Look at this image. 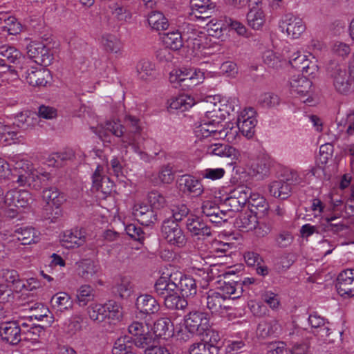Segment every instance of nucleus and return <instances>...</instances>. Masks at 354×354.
<instances>
[{
    "label": "nucleus",
    "instance_id": "obj_1",
    "mask_svg": "<svg viewBox=\"0 0 354 354\" xmlns=\"http://www.w3.org/2000/svg\"><path fill=\"white\" fill-rule=\"evenodd\" d=\"M124 124L122 125L118 122L109 121L106 123L105 127L114 136L122 138L123 147L131 146L135 152L140 153L139 142L142 129L140 119L131 115H127Z\"/></svg>",
    "mask_w": 354,
    "mask_h": 354
},
{
    "label": "nucleus",
    "instance_id": "obj_2",
    "mask_svg": "<svg viewBox=\"0 0 354 354\" xmlns=\"http://www.w3.org/2000/svg\"><path fill=\"white\" fill-rule=\"evenodd\" d=\"M326 73L337 93L347 95L354 91L353 60L349 66L334 60L330 61L326 66Z\"/></svg>",
    "mask_w": 354,
    "mask_h": 354
},
{
    "label": "nucleus",
    "instance_id": "obj_3",
    "mask_svg": "<svg viewBox=\"0 0 354 354\" xmlns=\"http://www.w3.org/2000/svg\"><path fill=\"white\" fill-rule=\"evenodd\" d=\"M156 293L163 294L164 291L174 292L178 288L183 297H194L197 292L195 280L190 276L183 275L181 272H174L163 274L154 285Z\"/></svg>",
    "mask_w": 354,
    "mask_h": 354
},
{
    "label": "nucleus",
    "instance_id": "obj_4",
    "mask_svg": "<svg viewBox=\"0 0 354 354\" xmlns=\"http://www.w3.org/2000/svg\"><path fill=\"white\" fill-rule=\"evenodd\" d=\"M42 197L46 203L45 217L51 222H55L61 215L59 207L65 201V196L56 187H50L43 190Z\"/></svg>",
    "mask_w": 354,
    "mask_h": 354
},
{
    "label": "nucleus",
    "instance_id": "obj_5",
    "mask_svg": "<svg viewBox=\"0 0 354 354\" xmlns=\"http://www.w3.org/2000/svg\"><path fill=\"white\" fill-rule=\"evenodd\" d=\"M194 133L199 139L213 137L216 139L227 138V140L233 139L237 133L236 128L230 127V124L223 129H218L215 125L207 122L205 120L195 128Z\"/></svg>",
    "mask_w": 354,
    "mask_h": 354
},
{
    "label": "nucleus",
    "instance_id": "obj_6",
    "mask_svg": "<svg viewBox=\"0 0 354 354\" xmlns=\"http://www.w3.org/2000/svg\"><path fill=\"white\" fill-rule=\"evenodd\" d=\"M18 77L26 79V82L32 86H44L50 77V71L44 68L28 67L21 65L18 67Z\"/></svg>",
    "mask_w": 354,
    "mask_h": 354
},
{
    "label": "nucleus",
    "instance_id": "obj_7",
    "mask_svg": "<svg viewBox=\"0 0 354 354\" xmlns=\"http://www.w3.org/2000/svg\"><path fill=\"white\" fill-rule=\"evenodd\" d=\"M161 232L163 238L170 245L183 248L187 243V239L184 232L178 223L172 219H167L163 221Z\"/></svg>",
    "mask_w": 354,
    "mask_h": 354
},
{
    "label": "nucleus",
    "instance_id": "obj_8",
    "mask_svg": "<svg viewBox=\"0 0 354 354\" xmlns=\"http://www.w3.org/2000/svg\"><path fill=\"white\" fill-rule=\"evenodd\" d=\"M24 59L22 53L15 47L9 45L0 46V66L6 67L13 78L17 79L19 70L11 64H21Z\"/></svg>",
    "mask_w": 354,
    "mask_h": 354
},
{
    "label": "nucleus",
    "instance_id": "obj_9",
    "mask_svg": "<svg viewBox=\"0 0 354 354\" xmlns=\"http://www.w3.org/2000/svg\"><path fill=\"white\" fill-rule=\"evenodd\" d=\"M32 198L31 194L26 190L12 189L8 191L3 197L2 208H8L10 212L15 213L20 207H26Z\"/></svg>",
    "mask_w": 354,
    "mask_h": 354
},
{
    "label": "nucleus",
    "instance_id": "obj_10",
    "mask_svg": "<svg viewBox=\"0 0 354 354\" xmlns=\"http://www.w3.org/2000/svg\"><path fill=\"white\" fill-rule=\"evenodd\" d=\"M185 326L190 335H203L209 326L208 315L200 311L190 312L185 317Z\"/></svg>",
    "mask_w": 354,
    "mask_h": 354
},
{
    "label": "nucleus",
    "instance_id": "obj_11",
    "mask_svg": "<svg viewBox=\"0 0 354 354\" xmlns=\"http://www.w3.org/2000/svg\"><path fill=\"white\" fill-rule=\"evenodd\" d=\"M29 57L40 66H49L53 59L50 50L41 42L32 41L27 46Z\"/></svg>",
    "mask_w": 354,
    "mask_h": 354
},
{
    "label": "nucleus",
    "instance_id": "obj_12",
    "mask_svg": "<svg viewBox=\"0 0 354 354\" xmlns=\"http://www.w3.org/2000/svg\"><path fill=\"white\" fill-rule=\"evenodd\" d=\"M297 174L295 171H290L286 178L276 180L269 185L270 194L281 199L288 198L291 192V184L297 183Z\"/></svg>",
    "mask_w": 354,
    "mask_h": 354
},
{
    "label": "nucleus",
    "instance_id": "obj_13",
    "mask_svg": "<svg viewBox=\"0 0 354 354\" xmlns=\"http://www.w3.org/2000/svg\"><path fill=\"white\" fill-rule=\"evenodd\" d=\"M202 213L209 218V221L216 225L227 222L232 215H229V212L221 209L217 205L216 201H205L201 206Z\"/></svg>",
    "mask_w": 354,
    "mask_h": 354
},
{
    "label": "nucleus",
    "instance_id": "obj_14",
    "mask_svg": "<svg viewBox=\"0 0 354 354\" xmlns=\"http://www.w3.org/2000/svg\"><path fill=\"white\" fill-rule=\"evenodd\" d=\"M205 299L207 308L211 311L212 314L223 315L230 308L226 296L221 295L218 291L209 290L205 297Z\"/></svg>",
    "mask_w": 354,
    "mask_h": 354
},
{
    "label": "nucleus",
    "instance_id": "obj_15",
    "mask_svg": "<svg viewBox=\"0 0 354 354\" xmlns=\"http://www.w3.org/2000/svg\"><path fill=\"white\" fill-rule=\"evenodd\" d=\"M0 336L3 342L11 345H17L23 339V330L14 321H6L0 323Z\"/></svg>",
    "mask_w": 354,
    "mask_h": 354
},
{
    "label": "nucleus",
    "instance_id": "obj_16",
    "mask_svg": "<svg viewBox=\"0 0 354 354\" xmlns=\"http://www.w3.org/2000/svg\"><path fill=\"white\" fill-rule=\"evenodd\" d=\"M335 287L342 297L354 296V270L348 269L340 272L337 278Z\"/></svg>",
    "mask_w": 354,
    "mask_h": 354
},
{
    "label": "nucleus",
    "instance_id": "obj_17",
    "mask_svg": "<svg viewBox=\"0 0 354 354\" xmlns=\"http://www.w3.org/2000/svg\"><path fill=\"white\" fill-rule=\"evenodd\" d=\"M255 111L250 107L244 111V113L238 117L237 127L239 131L248 138H251L254 135L255 127L257 121L254 118Z\"/></svg>",
    "mask_w": 354,
    "mask_h": 354
},
{
    "label": "nucleus",
    "instance_id": "obj_18",
    "mask_svg": "<svg viewBox=\"0 0 354 354\" xmlns=\"http://www.w3.org/2000/svg\"><path fill=\"white\" fill-rule=\"evenodd\" d=\"M86 233L83 228H74L66 230L61 239L62 245L66 248H75L83 245L86 242Z\"/></svg>",
    "mask_w": 354,
    "mask_h": 354
},
{
    "label": "nucleus",
    "instance_id": "obj_19",
    "mask_svg": "<svg viewBox=\"0 0 354 354\" xmlns=\"http://www.w3.org/2000/svg\"><path fill=\"white\" fill-rule=\"evenodd\" d=\"M136 307L138 313L142 317H146L157 313L160 306L158 301L153 296L143 294L137 297Z\"/></svg>",
    "mask_w": 354,
    "mask_h": 354
},
{
    "label": "nucleus",
    "instance_id": "obj_20",
    "mask_svg": "<svg viewBox=\"0 0 354 354\" xmlns=\"http://www.w3.org/2000/svg\"><path fill=\"white\" fill-rule=\"evenodd\" d=\"M281 28L286 30L288 36L296 39L305 31L306 26L303 20L292 15H286L282 21Z\"/></svg>",
    "mask_w": 354,
    "mask_h": 354
},
{
    "label": "nucleus",
    "instance_id": "obj_21",
    "mask_svg": "<svg viewBox=\"0 0 354 354\" xmlns=\"http://www.w3.org/2000/svg\"><path fill=\"white\" fill-rule=\"evenodd\" d=\"M186 228L193 236L200 239L212 235L211 227L202 218L195 215H190L186 221Z\"/></svg>",
    "mask_w": 354,
    "mask_h": 354
},
{
    "label": "nucleus",
    "instance_id": "obj_22",
    "mask_svg": "<svg viewBox=\"0 0 354 354\" xmlns=\"http://www.w3.org/2000/svg\"><path fill=\"white\" fill-rule=\"evenodd\" d=\"M178 187L184 193H189L193 196H198L203 192L201 183L190 175H183L178 180Z\"/></svg>",
    "mask_w": 354,
    "mask_h": 354
},
{
    "label": "nucleus",
    "instance_id": "obj_23",
    "mask_svg": "<svg viewBox=\"0 0 354 354\" xmlns=\"http://www.w3.org/2000/svg\"><path fill=\"white\" fill-rule=\"evenodd\" d=\"M230 109L234 111H235V106L231 107L229 106L228 109V105H226L225 109H222L219 106L214 104L212 110H208L205 112L203 120L215 125L218 129H223V125H220V123L225 119V113L230 114Z\"/></svg>",
    "mask_w": 354,
    "mask_h": 354
},
{
    "label": "nucleus",
    "instance_id": "obj_24",
    "mask_svg": "<svg viewBox=\"0 0 354 354\" xmlns=\"http://www.w3.org/2000/svg\"><path fill=\"white\" fill-rule=\"evenodd\" d=\"M291 66L299 71L308 75L314 73L317 66L307 58L305 55H301L299 52L295 53L290 58Z\"/></svg>",
    "mask_w": 354,
    "mask_h": 354
},
{
    "label": "nucleus",
    "instance_id": "obj_25",
    "mask_svg": "<svg viewBox=\"0 0 354 354\" xmlns=\"http://www.w3.org/2000/svg\"><path fill=\"white\" fill-rule=\"evenodd\" d=\"M164 292L163 294H157L164 297V304L167 308L170 310H183L187 307L188 302L185 297L179 296L174 292Z\"/></svg>",
    "mask_w": 354,
    "mask_h": 354
},
{
    "label": "nucleus",
    "instance_id": "obj_26",
    "mask_svg": "<svg viewBox=\"0 0 354 354\" xmlns=\"http://www.w3.org/2000/svg\"><path fill=\"white\" fill-rule=\"evenodd\" d=\"M257 223V215L249 210L241 213L234 222L236 227L242 232L253 230Z\"/></svg>",
    "mask_w": 354,
    "mask_h": 354
},
{
    "label": "nucleus",
    "instance_id": "obj_27",
    "mask_svg": "<svg viewBox=\"0 0 354 354\" xmlns=\"http://www.w3.org/2000/svg\"><path fill=\"white\" fill-rule=\"evenodd\" d=\"M290 86L292 93L306 95L310 91L312 82L303 75L293 76L290 80Z\"/></svg>",
    "mask_w": 354,
    "mask_h": 354
},
{
    "label": "nucleus",
    "instance_id": "obj_28",
    "mask_svg": "<svg viewBox=\"0 0 354 354\" xmlns=\"http://www.w3.org/2000/svg\"><path fill=\"white\" fill-rule=\"evenodd\" d=\"M102 171L103 167L97 165L92 176L93 188L104 194H107L111 192V186L107 185L104 187V184H111V182L109 178L102 175Z\"/></svg>",
    "mask_w": 354,
    "mask_h": 354
},
{
    "label": "nucleus",
    "instance_id": "obj_29",
    "mask_svg": "<svg viewBox=\"0 0 354 354\" xmlns=\"http://www.w3.org/2000/svg\"><path fill=\"white\" fill-rule=\"evenodd\" d=\"M248 206L249 211L260 216L265 215L269 208L268 203L263 196L259 194H252V192L248 203Z\"/></svg>",
    "mask_w": 354,
    "mask_h": 354
},
{
    "label": "nucleus",
    "instance_id": "obj_30",
    "mask_svg": "<svg viewBox=\"0 0 354 354\" xmlns=\"http://www.w3.org/2000/svg\"><path fill=\"white\" fill-rule=\"evenodd\" d=\"M2 277L5 281L13 286V289L16 292H21L24 289L32 290L35 288V286L30 288V283L26 284L24 281L19 279L17 272L15 270H3Z\"/></svg>",
    "mask_w": 354,
    "mask_h": 354
},
{
    "label": "nucleus",
    "instance_id": "obj_31",
    "mask_svg": "<svg viewBox=\"0 0 354 354\" xmlns=\"http://www.w3.org/2000/svg\"><path fill=\"white\" fill-rule=\"evenodd\" d=\"M50 304L52 308L55 310L57 313H62L72 308L73 300L68 294L60 292L52 297Z\"/></svg>",
    "mask_w": 354,
    "mask_h": 354
},
{
    "label": "nucleus",
    "instance_id": "obj_32",
    "mask_svg": "<svg viewBox=\"0 0 354 354\" xmlns=\"http://www.w3.org/2000/svg\"><path fill=\"white\" fill-rule=\"evenodd\" d=\"M280 326L276 319L263 320L258 324L257 333L259 336L266 338L271 335H277L280 332Z\"/></svg>",
    "mask_w": 354,
    "mask_h": 354
},
{
    "label": "nucleus",
    "instance_id": "obj_33",
    "mask_svg": "<svg viewBox=\"0 0 354 354\" xmlns=\"http://www.w3.org/2000/svg\"><path fill=\"white\" fill-rule=\"evenodd\" d=\"M221 295L226 296V299H235L242 296L243 292L246 290L243 289V284L239 281L224 282L223 285L219 288Z\"/></svg>",
    "mask_w": 354,
    "mask_h": 354
},
{
    "label": "nucleus",
    "instance_id": "obj_34",
    "mask_svg": "<svg viewBox=\"0 0 354 354\" xmlns=\"http://www.w3.org/2000/svg\"><path fill=\"white\" fill-rule=\"evenodd\" d=\"M78 275L86 280H91L98 272L99 266L91 259L77 263Z\"/></svg>",
    "mask_w": 354,
    "mask_h": 354
},
{
    "label": "nucleus",
    "instance_id": "obj_35",
    "mask_svg": "<svg viewBox=\"0 0 354 354\" xmlns=\"http://www.w3.org/2000/svg\"><path fill=\"white\" fill-rule=\"evenodd\" d=\"M133 344L138 348L144 349L145 353L148 354L152 348L158 344V339L151 333H142L133 339Z\"/></svg>",
    "mask_w": 354,
    "mask_h": 354
},
{
    "label": "nucleus",
    "instance_id": "obj_36",
    "mask_svg": "<svg viewBox=\"0 0 354 354\" xmlns=\"http://www.w3.org/2000/svg\"><path fill=\"white\" fill-rule=\"evenodd\" d=\"M271 165L270 160L266 156L258 157L250 165V170L252 176H259L263 178L268 174Z\"/></svg>",
    "mask_w": 354,
    "mask_h": 354
},
{
    "label": "nucleus",
    "instance_id": "obj_37",
    "mask_svg": "<svg viewBox=\"0 0 354 354\" xmlns=\"http://www.w3.org/2000/svg\"><path fill=\"white\" fill-rule=\"evenodd\" d=\"M162 40L165 47L173 50H178L184 45L183 39L178 30L163 33Z\"/></svg>",
    "mask_w": 354,
    "mask_h": 354
},
{
    "label": "nucleus",
    "instance_id": "obj_38",
    "mask_svg": "<svg viewBox=\"0 0 354 354\" xmlns=\"http://www.w3.org/2000/svg\"><path fill=\"white\" fill-rule=\"evenodd\" d=\"M173 324L167 317L158 319L153 326V333L156 337L167 339L171 335Z\"/></svg>",
    "mask_w": 354,
    "mask_h": 354
},
{
    "label": "nucleus",
    "instance_id": "obj_39",
    "mask_svg": "<svg viewBox=\"0 0 354 354\" xmlns=\"http://www.w3.org/2000/svg\"><path fill=\"white\" fill-rule=\"evenodd\" d=\"M133 338L129 336H123L118 338L112 348L113 354H136L133 350Z\"/></svg>",
    "mask_w": 354,
    "mask_h": 354
},
{
    "label": "nucleus",
    "instance_id": "obj_40",
    "mask_svg": "<svg viewBox=\"0 0 354 354\" xmlns=\"http://www.w3.org/2000/svg\"><path fill=\"white\" fill-rule=\"evenodd\" d=\"M148 23L152 29L157 31L167 30L169 27L168 19L159 11H152L149 14Z\"/></svg>",
    "mask_w": 354,
    "mask_h": 354
},
{
    "label": "nucleus",
    "instance_id": "obj_41",
    "mask_svg": "<svg viewBox=\"0 0 354 354\" xmlns=\"http://www.w3.org/2000/svg\"><path fill=\"white\" fill-rule=\"evenodd\" d=\"M249 26L254 30H259L265 23V15L259 8H251L247 14Z\"/></svg>",
    "mask_w": 354,
    "mask_h": 354
},
{
    "label": "nucleus",
    "instance_id": "obj_42",
    "mask_svg": "<svg viewBox=\"0 0 354 354\" xmlns=\"http://www.w3.org/2000/svg\"><path fill=\"white\" fill-rule=\"evenodd\" d=\"M17 239L23 245H29L36 243L38 239L35 230L31 227H20L15 230Z\"/></svg>",
    "mask_w": 354,
    "mask_h": 354
},
{
    "label": "nucleus",
    "instance_id": "obj_43",
    "mask_svg": "<svg viewBox=\"0 0 354 354\" xmlns=\"http://www.w3.org/2000/svg\"><path fill=\"white\" fill-rule=\"evenodd\" d=\"M194 99L190 95L182 94L176 97L171 102L169 108L180 112H184L195 104Z\"/></svg>",
    "mask_w": 354,
    "mask_h": 354
},
{
    "label": "nucleus",
    "instance_id": "obj_44",
    "mask_svg": "<svg viewBox=\"0 0 354 354\" xmlns=\"http://www.w3.org/2000/svg\"><path fill=\"white\" fill-rule=\"evenodd\" d=\"M218 345L209 344L205 342H198L192 344L189 348V354H220Z\"/></svg>",
    "mask_w": 354,
    "mask_h": 354
},
{
    "label": "nucleus",
    "instance_id": "obj_45",
    "mask_svg": "<svg viewBox=\"0 0 354 354\" xmlns=\"http://www.w3.org/2000/svg\"><path fill=\"white\" fill-rule=\"evenodd\" d=\"M175 171L173 169V167L170 165H166L161 167L157 176H155L151 181L155 185H158L160 183L169 184L174 179Z\"/></svg>",
    "mask_w": 354,
    "mask_h": 354
},
{
    "label": "nucleus",
    "instance_id": "obj_46",
    "mask_svg": "<svg viewBox=\"0 0 354 354\" xmlns=\"http://www.w3.org/2000/svg\"><path fill=\"white\" fill-rule=\"evenodd\" d=\"M28 165L22 162H16L13 168L12 176L17 178L16 182L20 186H25L29 183V173L27 170Z\"/></svg>",
    "mask_w": 354,
    "mask_h": 354
},
{
    "label": "nucleus",
    "instance_id": "obj_47",
    "mask_svg": "<svg viewBox=\"0 0 354 354\" xmlns=\"http://www.w3.org/2000/svg\"><path fill=\"white\" fill-rule=\"evenodd\" d=\"M197 73L198 71L196 69L185 67L174 69L169 73V82L171 84L179 83L181 79L197 76Z\"/></svg>",
    "mask_w": 354,
    "mask_h": 354
},
{
    "label": "nucleus",
    "instance_id": "obj_48",
    "mask_svg": "<svg viewBox=\"0 0 354 354\" xmlns=\"http://www.w3.org/2000/svg\"><path fill=\"white\" fill-rule=\"evenodd\" d=\"M235 149L225 144L215 143L207 148V153L220 157H230L234 154Z\"/></svg>",
    "mask_w": 354,
    "mask_h": 354
},
{
    "label": "nucleus",
    "instance_id": "obj_49",
    "mask_svg": "<svg viewBox=\"0 0 354 354\" xmlns=\"http://www.w3.org/2000/svg\"><path fill=\"white\" fill-rule=\"evenodd\" d=\"M95 290L89 285H82L80 287L77 292V303L80 306H86L89 301L94 299Z\"/></svg>",
    "mask_w": 354,
    "mask_h": 354
},
{
    "label": "nucleus",
    "instance_id": "obj_50",
    "mask_svg": "<svg viewBox=\"0 0 354 354\" xmlns=\"http://www.w3.org/2000/svg\"><path fill=\"white\" fill-rule=\"evenodd\" d=\"M87 313L93 321L103 322L106 318L105 304H91L87 308Z\"/></svg>",
    "mask_w": 354,
    "mask_h": 354
},
{
    "label": "nucleus",
    "instance_id": "obj_51",
    "mask_svg": "<svg viewBox=\"0 0 354 354\" xmlns=\"http://www.w3.org/2000/svg\"><path fill=\"white\" fill-rule=\"evenodd\" d=\"M13 126L21 131H26L34 126L33 117L30 116L29 111L21 112L17 115Z\"/></svg>",
    "mask_w": 354,
    "mask_h": 354
},
{
    "label": "nucleus",
    "instance_id": "obj_52",
    "mask_svg": "<svg viewBox=\"0 0 354 354\" xmlns=\"http://www.w3.org/2000/svg\"><path fill=\"white\" fill-rule=\"evenodd\" d=\"M204 79V73L200 70L198 71L197 76L189 77L187 78L181 79L179 83L173 84L174 88H180L182 90L191 89L195 86L202 82Z\"/></svg>",
    "mask_w": 354,
    "mask_h": 354
},
{
    "label": "nucleus",
    "instance_id": "obj_53",
    "mask_svg": "<svg viewBox=\"0 0 354 354\" xmlns=\"http://www.w3.org/2000/svg\"><path fill=\"white\" fill-rule=\"evenodd\" d=\"M214 8L215 5L211 1L200 8H192L191 15L198 19L205 20L211 17L214 11Z\"/></svg>",
    "mask_w": 354,
    "mask_h": 354
},
{
    "label": "nucleus",
    "instance_id": "obj_54",
    "mask_svg": "<svg viewBox=\"0 0 354 354\" xmlns=\"http://www.w3.org/2000/svg\"><path fill=\"white\" fill-rule=\"evenodd\" d=\"M138 76L142 80H147L148 77H153L155 70L153 64L149 60H141L137 65Z\"/></svg>",
    "mask_w": 354,
    "mask_h": 354
},
{
    "label": "nucleus",
    "instance_id": "obj_55",
    "mask_svg": "<svg viewBox=\"0 0 354 354\" xmlns=\"http://www.w3.org/2000/svg\"><path fill=\"white\" fill-rule=\"evenodd\" d=\"M106 318L111 320H120L122 317L120 305L113 300H109L105 304Z\"/></svg>",
    "mask_w": 354,
    "mask_h": 354
},
{
    "label": "nucleus",
    "instance_id": "obj_56",
    "mask_svg": "<svg viewBox=\"0 0 354 354\" xmlns=\"http://www.w3.org/2000/svg\"><path fill=\"white\" fill-rule=\"evenodd\" d=\"M14 126H8L4 124L0 118V140L4 139L5 141L8 139L18 140L19 138L21 137L20 131L15 129Z\"/></svg>",
    "mask_w": 354,
    "mask_h": 354
},
{
    "label": "nucleus",
    "instance_id": "obj_57",
    "mask_svg": "<svg viewBox=\"0 0 354 354\" xmlns=\"http://www.w3.org/2000/svg\"><path fill=\"white\" fill-rule=\"evenodd\" d=\"M252 190L245 186H239L234 189L230 194L243 207L248 204Z\"/></svg>",
    "mask_w": 354,
    "mask_h": 354
},
{
    "label": "nucleus",
    "instance_id": "obj_58",
    "mask_svg": "<svg viewBox=\"0 0 354 354\" xmlns=\"http://www.w3.org/2000/svg\"><path fill=\"white\" fill-rule=\"evenodd\" d=\"M132 292V285L129 279L124 277L113 288V292L118 294L121 298H127Z\"/></svg>",
    "mask_w": 354,
    "mask_h": 354
},
{
    "label": "nucleus",
    "instance_id": "obj_59",
    "mask_svg": "<svg viewBox=\"0 0 354 354\" xmlns=\"http://www.w3.org/2000/svg\"><path fill=\"white\" fill-rule=\"evenodd\" d=\"M1 28L9 35H16L21 32L22 26L15 17L10 16L4 19V25Z\"/></svg>",
    "mask_w": 354,
    "mask_h": 354
},
{
    "label": "nucleus",
    "instance_id": "obj_60",
    "mask_svg": "<svg viewBox=\"0 0 354 354\" xmlns=\"http://www.w3.org/2000/svg\"><path fill=\"white\" fill-rule=\"evenodd\" d=\"M102 43L108 52L117 53L120 48L119 39L113 35H106L102 37Z\"/></svg>",
    "mask_w": 354,
    "mask_h": 354
},
{
    "label": "nucleus",
    "instance_id": "obj_61",
    "mask_svg": "<svg viewBox=\"0 0 354 354\" xmlns=\"http://www.w3.org/2000/svg\"><path fill=\"white\" fill-rule=\"evenodd\" d=\"M148 201L150 203L151 208L159 209L166 205L165 197L158 191L153 190L148 194Z\"/></svg>",
    "mask_w": 354,
    "mask_h": 354
},
{
    "label": "nucleus",
    "instance_id": "obj_62",
    "mask_svg": "<svg viewBox=\"0 0 354 354\" xmlns=\"http://www.w3.org/2000/svg\"><path fill=\"white\" fill-rule=\"evenodd\" d=\"M44 328L39 325H33L29 329L23 330V339L26 341H37L41 333H44Z\"/></svg>",
    "mask_w": 354,
    "mask_h": 354
},
{
    "label": "nucleus",
    "instance_id": "obj_63",
    "mask_svg": "<svg viewBox=\"0 0 354 354\" xmlns=\"http://www.w3.org/2000/svg\"><path fill=\"white\" fill-rule=\"evenodd\" d=\"M125 231L131 239L140 243H142L145 239V233L142 229L135 224L131 223L127 225L125 227Z\"/></svg>",
    "mask_w": 354,
    "mask_h": 354
},
{
    "label": "nucleus",
    "instance_id": "obj_64",
    "mask_svg": "<svg viewBox=\"0 0 354 354\" xmlns=\"http://www.w3.org/2000/svg\"><path fill=\"white\" fill-rule=\"evenodd\" d=\"M189 209L187 205L185 204H180L174 207L172 209V218H169V219H172L173 221H175V222L178 223L187 217L189 215Z\"/></svg>",
    "mask_w": 354,
    "mask_h": 354
}]
</instances>
